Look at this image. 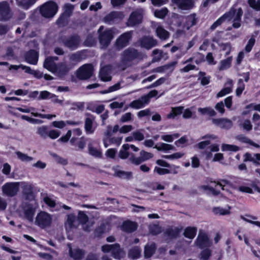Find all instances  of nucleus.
Wrapping results in <instances>:
<instances>
[{"label": "nucleus", "mask_w": 260, "mask_h": 260, "mask_svg": "<svg viewBox=\"0 0 260 260\" xmlns=\"http://www.w3.org/2000/svg\"><path fill=\"white\" fill-rule=\"evenodd\" d=\"M53 221V216L50 213L41 211L38 213L34 220V224L41 229H45L50 228Z\"/></svg>", "instance_id": "nucleus-1"}, {"label": "nucleus", "mask_w": 260, "mask_h": 260, "mask_svg": "<svg viewBox=\"0 0 260 260\" xmlns=\"http://www.w3.org/2000/svg\"><path fill=\"white\" fill-rule=\"evenodd\" d=\"M242 14L243 11L241 8L235 9L233 8L223 16L225 21L232 22L233 26L237 28L241 26V18Z\"/></svg>", "instance_id": "nucleus-2"}, {"label": "nucleus", "mask_w": 260, "mask_h": 260, "mask_svg": "<svg viewBox=\"0 0 260 260\" xmlns=\"http://www.w3.org/2000/svg\"><path fill=\"white\" fill-rule=\"evenodd\" d=\"M103 29L104 26H101L99 29V38L102 47L106 48L109 45L114 36L118 32L115 29H106L103 31Z\"/></svg>", "instance_id": "nucleus-3"}, {"label": "nucleus", "mask_w": 260, "mask_h": 260, "mask_svg": "<svg viewBox=\"0 0 260 260\" xmlns=\"http://www.w3.org/2000/svg\"><path fill=\"white\" fill-rule=\"evenodd\" d=\"M102 250L104 253H111L114 258L118 259L123 257L125 254L124 251L117 244L103 245Z\"/></svg>", "instance_id": "nucleus-4"}, {"label": "nucleus", "mask_w": 260, "mask_h": 260, "mask_svg": "<svg viewBox=\"0 0 260 260\" xmlns=\"http://www.w3.org/2000/svg\"><path fill=\"white\" fill-rule=\"evenodd\" d=\"M57 10L58 7L56 3L53 2H48L41 7L40 12L43 17L51 18L56 14Z\"/></svg>", "instance_id": "nucleus-5"}, {"label": "nucleus", "mask_w": 260, "mask_h": 260, "mask_svg": "<svg viewBox=\"0 0 260 260\" xmlns=\"http://www.w3.org/2000/svg\"><path fill=\"white\" fill-rule=\"evenodd\" d=\"M144 144L146 147H153L158 151H163L165 152L175 150V147L173 145L168 143L160 142L154 146V142L151 139L145 140L144 142Z\"/></svg>", "instance_id": "nucleus-6"}, {"label": "nucleus", "mask_w": 260, "mask_h": 260, "mask_svg": "<svg viewBox=\"0 0 260 260\" xmlns=\"http://www.w3.org/2000/svg\"><path fill=\"white\" fill-rule=\"evenodd\" d=\"M2 193L4 196L13 197L16 196L19 190V182H7L2 187Z\"/></svg>", "instance_id": "nucleus-7"}, {"label": "nucleus", "mask_w": 260, "mask_h": 260, "mask_svg": "<svg viewBox=\"0 0 260 260\" xmlns=\"http://www.w3.org/2000/svg\"><path fill=\"white\" fill-rule=\"evenodd\" d=\"M144 11L142 9H138L133 12L127 22L128 26H133L141 22Z\"/></svg>", "instance_id": "nucleus-8"}, {"label": "nucleus", "mask_w": 260, "mask_h": 260, "mask_svg": "<svg viewBox=\"0 0 260 260\" xmlns=\"http://www.w3.org/2000/svg\"><path fill=\"white\" fill-rule=\"evenodd\" d=\"M36 210V207L31 204H24L21 207V214L27 220L32 222Z\"/></svg>", "instance_id": "nucleus-9"}, {"label": "nucleus", "mask_w": 260, "mask_h": 260, "mask_svg": "<svg viewBox=\"0 0 260 260\" xmlns=\"http://www.w3.org/2000/svg\"><path fill=\"white\" fill-rule=\"evenodd\" d=\"M219 186L223 190H225L229 193H232L233 186L232 184L226 180H221L218 182H211L210 186H203V188L205 189H211V188Z\"/></svg>", "instance_id": "nucleus-10"}, {"label": "nucleus", "mask_w": 260, "mask_h": 260, "mask_svg": "<svg viewBox=\"0 0 260 260\" xmlns=\"http://www.w3.org/2000/svg\"><path fill=\"white\" fill-rule=\"evenodd\" d=\"M93 72L92 65L84 64L77 71V76L80 79H87L92 76Z\"/></svg>", "instance_id": "nucleus-11"}, {"label": "nucleus", "mask_w": 260, "mask_h": 260, "mask_svg": "<svg viewBox=\"0 0 260 260\" xmlns=\"http://www.w3.org/2000/svg\"><path fill=\"white\" fill-rule=\"evenodd\" d=\"M196 244L200 248H202L210 246L211 242L206 233L200 231L196 240Z\"/></svg>", "instance_id": "nucleus-12"}, {"label": "nucleus", "mask_w": 260, "mask_h": 260, "mask_svg": "<svg viewBox=\"0 0 260 260\" xmlns=\"http://www.w3.org/2000/svg\"><path fill=\"white\" fill-rule=\"evenodd\" d=\"M132 38L131 32H126L122 34L116 40L115 46L118 49H121L127 46Z\"/></svg>", "instance_id": "nucleus-13"}, {"label": "nucleus", "mask_w": 260, "mask_h": 260, "mask_svg": "<svg viewBox=\"0 0 260 260\" xmlns=\"http://www.w3.org/2000/svg\"><path fill=\"white\" fill-rule=\"evenodd\" d=\"M212 122L222 128H230L233 125L232 121L227 118H213Z\"/></svg>", "instance_id": "nucleus-14"}, {"label": "nucleus", "mask_w": 260, "mask_h": 260, "mask_svg": "<svg viewBox=\"0 0 260 260\" xmlns=\"http://www.w3.org/2000/svg\"><path fill=\"white\" fill-rule=\"evenodd\" d=\"M140 43L142 47L146 49H150L152 47L156 46L157 42L152 37H145L140 41Z\"/></svg>", "instance_id": "nucleus-15"}, {"label": "nucleus", "mask_w": 260, "mask_h": 260, "mask_svg": "<svg viewBox=\"0 0 260 260\" xmlns=\"http://www.w3.org/2000/svg\"><path fill=\"white\" fill-rule=\"evenodd\" d=\"M54 60H57V58L48 57L45 59L44 63V68L54 73L56 72V68L57 67L54 62Z\"/></svg>", "instance_id": "nucleus-16"}, {"label": "nucleus", "mask_w": 260, "mask_h": 260, "mask_svg": "<svg viewBox=\"0 0 260 260\" xmlns=\"http://www.w3.org/2000/svg\"><path fill=\"white\" fill-rule=\"evenodd\" d=\"M232 207L230 206L223 207H214L212 209V211L215 215H229L231 214Z\"/></svg>", "instance_id": "nucleus-17"}, {"label": "nucleus", "mask_w": 260, "mask_h": 260, "mask_svg": "<svg viewBox=\"0 0 260 260\" xmlns=\"http://www.w3.org/2000/svg\"><path fill=\"white\" fill-rule=\"evenodd\" d=\"M113 170L115 176L123 179H129L132 177L133 174L131 172L122 171L120 169L118 166L113 167Z\"/></svg>", "instance_id": "nucleus-18"}, {"label": "nucleus", "mask_w": 260, "mask_h": 260, "mask_svg": "<svg viewBox=\"0 0 260 260\" xmlns=\"http://www.w3.org/2000/svg\"><path fill=\"white\" fill-rule=\"evenodd\" d=\"M137 224L133 221H125L123 222L121 225V230L125 232L131 233L137 229Z\"/></svg>", "instance_id": "nucleus-19"}, {"label": "nucleus", "mask_w": 260, "mask_h": 260, "mask_svg": "<svg viewBox=\"0 0 260 260\" xmlns=\"http://www.w3.org/2000/svg\"><path fill=\"white\" fill-rule=\"evenodd\" d=\"M111 67L110 66H106L102 68L100 72V76L102 80L104 81H109L111 80L110 76V71Z\"/></svg>", "instance_id": "nucleus-20"}, {"label": "nucleus", "mask_w": 260, "mask_h": 260, "mask_svg": "<svg viewBox=\"0 0 260 260\" xmlns=\"http://www.w3.org/2000/svg\"><path fill=\"white\" fill-rule=\"evenodd\" d=\"M147 104H148V103L144 98V96H143L140 99L134 100L132 102L129 104V106L134 109H139L143 108Z\"/></svg>", "instance_id": "nucleus-21"}, {"label": "nucleus", "mask_w": 260, "mask_h": 260, "mask_svg": "<svg viewBox=\"0 0 260 260\" xmlns=\"http://www.w3.org/2000/svg\"><path fill=\"white\" fill-rule=\"evenodd\" d=\"M124 16L123 13L121 12H112L105 16L104 21L106 22H110L115 19H122Z\"/></svg>", "instance_id": "nucleus-22"}, {"label": "nucleus", "mask_w": 260, "mask_h": 260, "mask_svg": "<svg viewBox=\"0 0 260 260\" xmlns=\"http://www.w3.org/2000/svg\"><path fill=\"white\" fill-rule=\"evenodd\" d=\"M226 86L222 89L216 95L217 98L223 97L232 91L233 81L229 79L226 83Z\"/></svg>", "instance_id": "nucleus-23"}, {"label": "nucleus", "mask_w": 260, "mask_h": 260, "mask_svg": "<svg viewBox=\"0 0 260 260\" xmlns=\"http://www.w3.org/2000/svg\"><path fill=\"white\" fill-rule=\"evenodd\" d=\"M179 8L182 10H188L193 7L192 0H173Z\"/></svg>", "instance_id": "nucleus-24"}, {"label": "nucleus", "mask_w": 260, "mask_h": 260, "mask_svg": "<svg viewBox=\"0 0 260 260\" xmlns=\"http://www.w3.org/2000/svg\"><path fill=\"white\" fill-rule=\"evenodd\" d=\"M138 56L137 51L133 48H128L125 50L122 54V59L129 60L136 58Z\"/></svg>", "instance_id": "nucleus-25"}, {"label": "nucleus", "mask_w": 260, "mask_h": 260, "mask_svg": "<svg viewBox=\"0 0 260 260\" xmlns=\"http://www.w3.org/2000/svg\"><path fill=\"white\" fill-rule=\"evenodd\" d=\"M0 14L4 20H7L10 17L11 14L9 12V7L7 2L0 3Z\"/></svg>", "instance_id": "nucleus-26"}, {"label": "nucleus", "mask_w": 260, "mask_h": 260, "mask_svg": "<svg viewBox=\"0 0 260 260\" xmlns=\"http://www.w3.org/2000/svg\"><path fill=\"white\" fill-rule=\"evenodd\" d=\"M197 19L196 18V15L192 14L186 17L182 32L188 30L191 26L195 25Z\"/></svg>", "instance_id": "nucleus-27"}, {"label": "nucleus", "mask_w": 260, "mask_h": 260, "mask_svg": "<svg viewBox=\"0 0 260 260\" xmlns=\"http://www.w3.org/2000/svg\"><path fill=\"white\" fill-rule=\"evenodd\" d=\"M26 60L27 62L32 64H36L38 60V54L35 50H30L26 55Z\"/></svg>", "instance_id": "nucleus-28"}, {"label": "nucleus", "mask_w": 260, "mask_h": 260, "mask_svg": "<svg viewBox=\"0 0 260 260\" xmlns=\"http://www.w3.org/2000/svg\"><path fill=\"white\" fill-rule=\"evenodd\" d=\"M94 119L92 117H88L86 119L85 122V129L87 134H92L95 129V126L93 125Z\"/></svg>", "instance_id": "nucleus-29"}, {"label": "nucleus", "mask_w": 260, "mask_h": 260, "mask_svg": "<svg viewBox=\"0 0 260 260\" xmlns=\"http://www.w3.org/2000/svg\"><path fill=\"white\" fill-rule=\"evenodd\" d=\"M72 67H69L65 63H61L57 65L56 68V72L54 73L57 74L58 76H61L64 75L67 73Z\"/></svg>", "instance_id": "nucleus-30"}, {"label": "nucleus", "mask_w": 260, "mask_h": 260, "mask_svg": "<svg viewBox=\"0 0 260 260\" xmlns=\"http://www.w3.org/2000/svg\"><path fill=\"white\" fill-rule=\"evenodd\" d=\"M69 248V252L71 257L76 260L80 259L82 258L84 254L83 252L79 249H75L73 250L70 244L68 245Z\"/></svg>", "instance_id": "nucleus-31"}, {"label": "nucleus", "mask_w": 260, "mask_h": 260, "mask_svg": "<svg viewBox=\"0 0 260 260\" xmlns=\"http://www.w3.org/2000/svg\"><path fill=\"white\" fill-rule=\"evenodd\" d=\"M77 122H72L70 121H54L52 122V125L57 128H63L67 124H71V125H76L77 124Z\"/></svg>", "instance_id": "nucleus-32"}, {"label": "nucleus", "mask_w": 260, "mask_h": 260, "mask_svg": "<svg viewBox=\"0 0 260 260\" xmlns=\"http://www.w3.org/2000/svg\"><path fill=\"white\" fill-rule=\"evenodd\" d=\"M233 57L230 56L227 58L220 61L218 69L219 70H225L230 68L231 66Z\"/></svg>", "instance_id": "nucleus-33"}, {"label": "nucleus", "mask_w": 260, "mask_h": 260, "mask_svg": "<svg viewBox=\"0 0 260 260\" xmlns=\"http://www.w3.org/2000/svg\"><path fill=\"white\" fill-rule=\"evenodd\" d=\"M183 107L181 106L172 108L169 114L167 116L169 119H174L176 116L182 113Z\"/></svg>", "instance_id": "nucleus-34"}, {"label": "nucleus", "mask_w": 260, "mask_h": 260, "mask_svg": "<svg viewBox=\"0 0 260 260\" xmlns=\"http://www.w3.org/2000/svg\"><path fill=\"white\" fill-rule=\"evenodd\" d=\"M197 232V228L189 226L185 229L183 234L185 237L192 239L195 237Z\"/></svg>", "instance_id": "nucleus-35"}, {"label": "nucleus", "mask_w": 260, "mask_h": 260, "mask_svg": "<svg viewBox=\"0 0 260 260\" xmlns=\"http://www.w3.org/2000/svg\"><path fill=\"white\" fill-rule=\"evenodd\" d=\"M19 182V188H21L22 189L23 191L25 194H29L32 192V185L28 182Z\"/></svg>", "instance_id": "nucleus-36"}, {"label": "nucleus", "mask_w": 260, "mask_h": 260, "mask_svg": "<svg viewBox=\"0 0 260 260\" xmlns=\"http://www.w3.org/2000/svg\"><path fill=\"white\" fill-rule=\"evenodd\" d=\"M179 137V134L178 133H174L172 134H164L160 137L161 139L168 143H172L174 140Z\"/></svg>", "instance_id": "nucleus-37"}, {"label": "nucleus", "mask_w": 260, "mask_h": 260, "mask_svg": "<svg viewBox=\"0 0 260 260\" xmlns=\"http://www.w3.org/2000/svg\"><path fill=\"white\" fill-rule=\"evenodd\" d=\"M176 64L177 61H173L165 66L156 68L155 69V71L157 72H164L166 71L169 70L171 72H172L173 71Z\"/></svg>", "instance_id": "nucleus-38"}, {"label": "nucleus", "mask_w": 260, "mask_h": 260, "mask_svg": "<svg viewBox=\"0 0 260 260\" xmlns=\"http://www.w3.org/2000/svg\"><path fill=\"white\" fill-rule=\"evenodd\" d=\"M76 221V217L73 215H69L68 216L67 221L65 223V226L67 230H71L73 228H75L74 222Z\"/></svg>", "instance_id": "nucleus-39"}, {"label": "nucleus", "mask_w": 260, "mask_h": 260, "mask_svg": "<svg viewBox=\"0 0 260 260\" xmlns=\"http://www.w3.org/2000/svg\"><path fill=\"white\" fill-rule=\"evenodd\" d=\"M156 33L158 38L162 40H165L169 37V32L161 26H158L156 29Z\"/></svg>", "instance_id": "nucleus-40"}, {"label": "nucleus", "mask_w": 260, "mask_h": 260, "mask_svg": "<svg viewBox=\"0 0 260 260\" xmlns=\"http://www.w3.org/2000/svg\"><path fill=\"white\" fill-rule=\"evenodd\" d=\"M15 154L18 159L23 162H29L33 160L32 157L19 151H16Z\"/></svg>", "instance_id": "nucleus-41"}, {"label": "nucleus", "mask_w": 260, "mask_h": 260, "mask_svg": "<svg viewBox=\"0 0 260 260\" xmlns=\"http://www.w3.org/2000/svg\"><path fill=\"white\" fill-rule=\"evenodd\" d=\"M198 112L202 115L208 114L210 116H215L216 112L211 107L199 108Z\"/></svg>", "instance_id": "nucleus-42"}, {"label": "nucleus", "mask_w": 260, "mask_h": 260, "mask_svg": "<svg viewBox=\"0 0 260 260\" xmlns=\"http://www.w3.org/2000/svg\"><path fill=\"white\" fill-rule=\"evenodd\" d=\"M79 43V39L77 37H73L71 38L66 43V46L72 49H75L77 47Z\"/></svg>", "instance_id": "nucleus-43"}, {"label": "nucleus", "mask_w": 260, "mask_h": 260, "mask_svg": "<svg viewBox=\"0 0 260 260\" xmlns=\"http://www.w3.org/2000/svg\"><path fill=\"white\" fill-rule=\"evenodd\" d=\"M36 133L43 138H46L48 137V127L46 125L38 126L37 128Z\"/></svg>", "instance_id": "nucleus-44"}, {"label": "nucleus", "mask_w": 260, "mask_h": 260, "mask_svg": "<svg viewBox=\"0 0 260 260\" xmlns=\"http://www.w3.org/2000/svg\"><path fill=\"white\" fill-rule=\"evenodd\" d=\"M221 151H230V152H236L239 150V148L236 145H230L227 144H222L221 146Z\"/></svg>", "instance_id": "nucleus-45"}, {"label": "nucleus", "mask_w": 260, "mask_h": 260, "mask_svg": "<svg viewBox=\"0 0 260 260\" xmlns=\"http://www.w3.org/2000/svg\"><path fill=\"white\" fill-rule=\"evenodd\" d=\"M210 151L205 152L206 158L208 159H210L212 157V152H218L219 150V145L216 144H214L210 146Z\"/></svg>", "instance_id": "nucleus-46"}, {"label": "nucleus", "mask_w": 260, "mask_h": 260, "mask_svg": "<svg viewBox=\"0 0 260 260\" xmlns=\"http://www.w3.org/2000/svg\"><path fill=\"white\" fill-rule=\"evenodd\" d=\"M241 218L244 221L253 223L259 227H260V222L258 221H255L257 219V218L255 216L245 215V216H242Z\"/></svg>", "instance_id": "nucleus-47"}, {"label": "nucleus", "mask_w": 260, "mask_h": 260, "mask_svg": "<svg viewBox=\"0 0 260 260\" xmlns=\"http://www.w3.org/2000/svg\"><path fill=\"white\" fill-rule=\"evenodd\" d=\"M184 154L183 152H177L172 154L163 155L162 157L170 160H175L182 158Z\"/></svg>", "instance_id": "nucleus-48"}, {"label": "nucleus", "mask_w": 260, "mask_h": 260, "mask_svg": "<svg viewBox=\"0 0 260 260\" xmlns=\"http://www.w3.org/2000/svg\"><path fill=\"white\" fill-rule=\"evenodd\" d=\"M155 246V245L152 244L150 245H147L145 247L144 255L146 258H149L153 254L154 252Z\"/></svg>", "instance_id": "nucleus-49"}, {"label": "nucleus", "mask_w": 260, "mask_h": 260, "mask_svg": "<svg viewBox=\"0 0 260 260\" xmlns=\"http://www.w3.org/2000/svg\"><path fill=\"white\" fill-rule=\"evenodd\" d=\"M118 131L119 132V126L118 125H115L114 126L109 125L107 127L105 135L107 137H109L117 133Z\"/></svg>", "instance_id": "nucleus-50"}, {"label": "nucleus", "mask_w": 260, "mask_h": 260, "mask_svg": "<svg viewBox=\"0 0 260 260\" xmlns=\"http://www.w3.org/2000/svg\"><path fill=\"white\" fill-rule=\"evenodd\" d=\"M211 255V250L209 249H206L200 253L199 258L200 260H208Z\"/></svg>", "instance_id": "nucleus-51"}, {"label": "nucleus", "mask_w": 260, "mask_h": 260, "mask_svg": "<svg viewBox=\"0 0 260 260\" xmlns=\"http://www.w3.org/2000/svg\"><path fill=\"white\" fill-rule=\"evenodd\" d=\"M141 254V250L138 247H135L132 249L128 253V255L130 257L136 259L138 258Z\"/></svg>", "instance_id": "nucleus-52"}, {"label": "nucleus", "mask_w": 260, "mask_h": 260, "mask_svg": "<svg viewBox=\"0 0 260 260\" xmlns=\"http://www.w3.org/2000/svg\"><path fill=\"white\" fill-rule=\"evenodd\" d=\"M122 149L119 152V156L120 158L124 159L128 156V149L129 148V145L124 144L122 147Z\"/></svg>", "instance_id": "nucleus-53"}, {"label": "nucleus", "mask_w": 260, "mask_h": 260, "mask_svg": "<svg viewBox=\"0 0 260 260\" xmlns=\"http://www.w3.org/2000/svg\"><path fill=\"white\" fill-rule=\"evenodd\" d=\"M88 150L89 154L94 157H100L102 155L101 151L95 148H93L90 144L88 145Z\"/></svg>", "instance_id": "nucleus-54"}, {"label": "nucleus", "mask_w": 260, "mask_h": 260, "mask_svg": "<svg viewBox=\"0 0 260 260\" xmlns=\"http://www.w3.org/2000/svg\"><path fill=\"white\" fill-rule=\"evenodd\" d=\"M168 10L166 8H163L160 10H157L154 12V15L156 17L163 18L168 13Z\"/></svg>", "instance_id": "nucleus-55"}, {"label": "nucleus", "mask_w": 260, "mask_h": 260, "mask_svg": "<svg viewBox=\"0 0 260 260\" xmlns=\"http://www.w3.org/2000/svg\"><path fill=\"white\" fill-rule=\"evenodd\" d=\"M54 94H52L46 90L40 92L38 100H46L48 99L53 98Z\"/></svg>", "instance_id": "nucleus-56"}, {"label": "nucleus", "mask_w": 260, "mask_h": 260, "mask_svg": "<svg viewBox=\"0 0 260 260\" xmlns=\"http://www.w3.org/2000/svg\"><path fill=\"white\" fill-rule=\"evenodd\" d=\"M121 88L120 83L118 82L115 85L110 86L108 89L101 91L102 94H106L110 92H112L119 89Z\"/></svg>", "instance_id": "nucleus-57"}, {"label": "nucleus", "mask_w": 260, "mask_h": 260, "mask_svg": "<svg viewBox=\"0 0 260 260\" xmlns=\"http://www.w3.org/2000/svg\"><path fill=\"white\" fill-rule=\"evenodd\" d=\"M244 89L245 85L243 83L242 79H240L238 80V87L236 91V95L238 96H240L242 94Z\"/></svg>", "instance_id": "nucleus-58"}, {"label": "nucleus", "mask_w": 260, "mask_h": 260, "mask_svg": "<svg viewBox=\"0 0 260 260\" xmlns=\"http://www.w3.org/2000/svg\"><path fill=\"white\" fill-rule=\"evenodd\" d=\"M188 139L186 136H183L175 142V145L178 147H183L187 142Z\"/></svg>", "instance_id": "nucleus-59"}, {"label": "nucleus", "mask_w": 260, "mask_h": 260, "mask_svg": "<svg viewBox=\"0 0 260 260\" xmlns=\"http://www.w3.org/2000/svg\"><path fill=\"white\" fill-rule=\"evenodd\" d=\"M154 172H156L159 175L168 174L171 173V171L168 169L161 168L158 167H155L154 168Z\"/></svg>", "instance_id": "nucleus-60"}, {"label": "nucleus", "mask_w": 260, "mask_h": 260, "mask_svg": "<svg viewBox=\"0 0 260 260\" xmlns=\"http://www.w3.org/2000/svg\"><path fill=\"white\" fill-rule=\"evenodd\" d=\"M255 40L254 39V36H251V37L249 40L248 43L246 45L245 48V50L247 52H249L251 50L253 46H254V45L255 44Z\"/></svg>", "instance_id": "nucleus-61"}, {"label": "nucleus", "mask_w": 260, "mask_h": 260, "mask_svg": "<svg viewBox=\"0 0 260 260\" xmlns=\"http://www.w3.org/2000/svg\"><path fill=\"white\" fill-rule=\"evenodd\" d=\"M149 230L151 234L156 235L161 232V228L158 224H151L149 226Z\"/></svg>", "instance_id": "nucleus-62"}, {"label": "nucleus", "mask_w": 260, "mask_h": 260, "mask_svg": "<svg viewBox=\"0 0 260 260\" xmlns=\"http://www.w3.org/2000/svg\"><path fill=\"white\" fill-rule=\"evenodd\" d=\"M248 4L250 7L257 10L260 11V1L249 0Z\"/></svg>", "instance_id": "nucleus-63"}, {"label": "nucleus", "mask_w": 260, "mask_h": 260, "mask_svg": "<svg viewBox=\"0 0 260 260\" xmlns=\"http://www.w3.org/2000/svg\"><path fill=\"white\" fill-rule=\"evenodd\" d=\"M153 61H157L159 60L162 57V52L158 49H155L153 51Z\"/></svg>", "instance_id": "nucleus-64"}]
</instances>
